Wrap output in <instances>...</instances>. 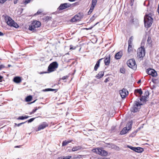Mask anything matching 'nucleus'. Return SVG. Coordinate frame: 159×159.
Here are the masks:
<instances>
[{
    "label": "nucleus",
    "instance_id": "nucleus-41",
    "mask_svg": "<svg viewBox=\"0 0 159 159\" xmlns=\"http://www.w3.org/2000/svg\"><path fill=\"white\" fill-rule=\"evenodd\" d=\"M94 8V7L91 6L89 10L91 12H92Z\"/></svg>",
    "mask_w": 159,
    "mask_h": 159
},
{
    "label": "nucleus",
    "instance_id": "nucleus-32",
    "mask_svg": "<svg viewBox=\"0 0 159 159\" xmlns=\"http://www.w3.org/2000/svg\"><path fill=\"white\" fill-rule=\"evenodd\" d=\"M133 37H131L129 39L128 41V44L132 45V42L133 40Z\"/></svg>",
    "mask_w": 159,
    "mask_h": 159
},
{
    "label": "nucleus",
    "instance_id": "nucleus-48",
    "mask_svg": "<svg viewBox=\"0 0 159 159\" xmlns=\"http://www.w3.org/2000/svg\"><path fill=\"white\" fill-rule=\"evenodd\" d=\"M95 19L93 18V16L90 18V20L91 21H92L94 20Z\"/></svg>",
    "mask_w": 159,
    "mask_h": 159
},
{
    "label": "nucleus",
    "instance_id": "nucleus-59",
    "mask_svg": "<svg viewBox=\"0 0 159 159\" xmlns=\"http://www.w3.org/2000/svg\"><path fill=\"white\" fill-rule=\"evenodd\" d=\"M141 80H139L138 81V82H137V83H138V84H139V83L141 82Z\"/></svg>",
    "mask_w": 159,
    "mask_h": 159
},
{
    "label": "nucleus",
    "instance_id": "nucleus-25",
    "mask_svg": "<svg viewBox=\"0 0 159 159\" xmlns=\"http://www.w3.org/2000/svg\"><path fill=\"white\" fill-rule=\"evenodd\" d=\"M148 97V95H147L146 96H142L140 97V100L141 101L143 102H146L147 101V98Z\"/></svg>",
    "mask_w": 159,
    "mask_h": 159
},
{
    "label": "nucleus",
    "instance_id": "nucleus-15",
    "mask_svg": "<svg viewBox=\"0 0 159 159\" xmlns=\"http://www.w3.org/2000/svg\"><path fill=\"white\" fill-rule=\"evenodd\" d=\"M122 55V52L120 51L116 54L115 56V57L116 59H119L121 58Z\"/></svg>",
    "mask_w": 159,
    "mask_h": 159
},
{
    "label": "nucleus",
    "instance_id": "nucleus-47",
    "mask_svg": "<svg viewBox=\"0 0 159 159\" xmlns=\"http://www.w3.org/2000/svg\"><path fill=\"white\" fill-rule=\"evenodd\" d=\"M14 124L15 125V126H17L18 127H19L20 125V123L17 124L16 123H15Z\"/></svg>",
    "mask_w": 159,
    "mask_h": 159
},
{
    "label": "nucleus",
    "instance_id": "nucleus-45",
    "mask_svg": "<svg viewBox=\"0 0 159 159\" xmlns=\"http://www.w3.org/2000/svg\"><path fill=\"white\" fill-rule=\"evenodd\" d=\"M68 77V76L67 75H66L62 77V78H61V79L62 80H64L65 79H67Z\"/></svg>",
    "mask_w": 159,
    "mask_h": 159
},
{
    "label": "nucleus",
    "instance_id": "nucleus-3",
    "mask_svg": "<svg viewBox=\"0 0 159 159\" xmlns=\"http://www.w3.org/2000/svg\"><path fill=\"white\" fill-rule=\"evenodd\" d=\"M144 43H141V46L139 48L137 52V57L139 58L142 59L145 55V50L143 45Z\"/></svg>",
    "mask_w": 159,
    "mask_h": 159
},
{
    "label": "nucleus",
    "instance_id": "nucleus-16",
    "mask_svg": "<svg viewBox=\"0 0 159 159\" xmlns=\"http://www.w3.org/2000/svg\"><path fill=\"white\" fill-rule=\"evenodd\" d=\"M152 41L151 39V37L149 36L147 41V43L146 44L147 46L149 47H151L152 46Z\"/></svg>",
    "mask_w": 159,
    "mask_h": 159
},
{
    "label": "nucleus",
    "instance_id": "nucleus-57",
    "mask_svg": "<svg viewBox=\"0 0 159 159\" xmlns=\"http://www.w3.org/2000/svg\"><path fill=\"white\" fill-rule=\"evenodd\" d=\"M68 142H69V143L71 142L72 141H73L72 140H69L67 141Z\"/></svg>",
    "mask_w": 159,
    "mask_h": 159
},
{
    "label": "nucleus",
    "instance_id": "nucleus-50",
    "mask_svg": "<svg viewBox=\"0 0 159 159\" xmlns=\"http://www.w3.org/2000/svg\"><path fill=\"white\" fill-rule=\"evenodd\" d=\"M18 0H14V4H16L17 3V1Z\"/></svg>",
    "mask_w": 159,
    "mask_h": 159
},
{
    "label": "nucleus",
    "instance_id": "nucleus-6",
    "mask_svg": "<svg viewBox=\"0 0 159 159\" xmlns=\"http://www.w3.org/2000/svg\"><path fill=\"white\" fill-rule=\"evenodd\" d=\"M128 66L132 69L135 70L137 69V65L134 59H131L127 62Z\"/></svg>",
    "mask_w": 159,
    "mask_h": 159
},
{
    "label": "nucleus",
    "instance_id": "nucleus-4",
    "mask_svg": "<svg viewBox=\"0 0 159 159\" xmlns=\"http://www.w3.org/2000/svg\"><path fill=\"white\" fill-rule=\"evenodd\" d=\"M142 105V104L139 102V100H137L134 102L133 106L130 109L131 111L133 112H137L141 108Z\"/></svg>",
    "mask_w": 159,
    "mask_h": 159
},
{
    "label": "nucleus",
    "instance_id": "nucleus-10",
    "mask_svg": "<svg viewBox=\"0 0 159 159\" xmlns=\"http://www.w3.org/2000/svg\"><path fill=\"white\" fill-rule=\"evenodd\" d=\"M71 6V5L70 3H66L61 4L57 8V10L59 11H60L68 8L70 7Z\"/></svg>",
    "mask_w": 159,
    "mask_h": 159
},
{
    "label": "nucleus",
    "instance_id": "nucleus-31",
    "mask_svg": "<svg viewBox=\"0 0 159 159\" xmlns=\"http://www.w3.org/2000/svg\"><path fill=\"white\" fill-rule=\"evenodd\" d=\"M97 2V0H92L91 6L94 7L95 6Z\"/></svg>",
    "mask_w": 159,
    "mask_h": 159
},
{
    "label": "nucleus",
    "instance_id": "nucleus-26",
    "mask_svg": "<svg viewBox=\"0 0 159 159\" xmlns=\"http://www.w3.org/2000/svg\"><path fill=\"white\" fill-rule=\"evenodd\" d=\"M84 155H75L73 157V159H80L82 158V157L84 156Z\"/></svg>",
    "mask_w": 159,
    "mask_h": 159
},
{
    "label": "nucleus",
    "instance_id": "nucleus-54",
    "mask_svg": "<svg viewBox=\"0 0 159 159\" xmlns=\"http://www.w3.org/2000/svg\"><path fill=\"white\" fill-rule=\"evenodd\" d=\"M29 116H24V119H26L28 118H29Z\"/></svg>",
    "mask_w": 159,
    "mask_h": 159
},
{
    "label": "nucleus",
    "instance_id": "nucleus-46",
    "mask_svg": "<svg viewBox=\"0 0 159 159\" xmlns=\"http://www.w3.org/2000/svg\"><path fill=\"white\" fill-rule=\"evenodd\" d=\"M38 109L37 108V107L35 108L34 109H33L32 111L34 112L35 113L36 111Z\"/></svg>",
    "mask_w": 159,
    "mask_h": 159
},
{
    "label": "nucleus",
    "instance_id": "nucleus-20",
    "mask_svg": "<svg viewBox=\"0 0 159 159\" xmlns=\"http://www.w3.org/2000/svg\"><path fill=\"white\" fill-rule=\"evenodd\" d=\"M138 93L140 95H141L143 94V91L141 89H137L134 90V94L137 96V94Z\"/></svg>",
    "mask_w": 159,
    "mask_h": 159
},
{
    "label": "nucleus",
    "instance_id": "nucleus-12",
    "mask_svg": "<svg viewBox=\"0 0 159 159\" xmlns=\"http://www.w3.org/2000/svg\"><path fill=\"white\" fill-rule=\"evenodd\" d=\"M121 97L122 98H124L128 95V92L125 89H123L122 90L119 91Z\"/></svg>",
    "mask_w": 159,
    "mask_h": 159
},
{
    "label": "nucleus",
    "instance_id": "nucleus-62",
    "mask_svg": "<svg viewBox=\"0 0 159 159\" xmlns=\"http://www.w3.org/2000/svg\"><path fill=\"white\" fill-rule=\"evenodd\" d=\"M98 159H107V158H98Z\"/></svg>",
    "mask_w": 159,
    "mask_h": 159
},
{
    "label": "nucleus",
    "instance_id": "nucleus-35",
    "mask_svg": "<svg viewBox=\"0 0 159 159\" xmlns=\"http://www.w3.org/2000/svg\"><path fill=\"white\" fill-rule=\"evenodd\" d=\"M42 12H43V11L41 9H39L38 10V11H37V13H35L34 15H38L40 14Z\"/></svg>",
    "mask_w": 159,
    "mask_h": 159
},
{
    "label": "nucleus",
    "instance_id": "nucleus-34",
    "mask_svg": "<svg viewBox=\"0 0 159 159\" xmlns=\"http://www.w3.org/2000/svg\"><path fill=\"white\" fill-rule=\"evenodd\" d=\"M69 143V142H68L66 141H63L62 143V146H64L66 145Z\"/></svg>",
    "mask_w": 159,
    "mask_h": 159
},
{
    "label": "nucleus",
    "instance_id": "nucleus-52",
    "mask_svg": "<svg viewBox=\"0 0 159 159\" xmlns=\"http://www.w3.org/2000/svg\"><path fill=\"white\" fill-rule=\"evenodd\" d=\"M2 78H3L0 75V82L2 81Z\"/></svg>",
    "mask_w": 159,
    "mask_h": 159
},
{
    "label": "nucleus",
    "instance_id": "nucleus-24",
    "mask_svg": "<svg viewBox=\"0 0 159 159\" xmlns=\"http://www.w3.org/2000/svg\"><path fill=\"white\" fill-rule=\"evenodd\" d=\"M14 82L16 83H19L21 81L20 78L19 77H15L13 80Z\"/></svg>",
    "mask_w": 159,
    "mask_h": 159
},
{
    "label": "nucleus",
    "instance_id": "nucleus-22",
    "mask_svg": "<svg viewBox=\"0 0 159 159\" xmlns=\"http://www.w3.org/2000/svg\"><path fill=\"white\" fill-rule=\"evenodd\" d=\"M104 72L103 71H100L96 75V77L97 79L102 78L104 75Z\"/></svg>",
    "mask_w": 159,
    "mask_h": 159
},
{
    "label": "nucleus",
    "instance_id": "nucleus-5",
    "mask_svg": "<svg viewBox=\"0 0 159 159\" xmlns=\"http://www.w3.org/2000/svg\"><path fill=\"white\" fill-rule=\"evenodd\" d=\"M41 24L40 22L39 21H33L31 25H30L29 29L30 30L33 32L35 31L36 30V28L40 27Z\"/></svg>",
    "mask_w": 159,
    "mask_h": 159
},
{
    "label": "nucleus",
    "instance_id": "nucleus-8",
    "mask_svg": "<svg viewBox=\"0 0 159 159\" xmlns=\"http://www.w3.org/2000/svg\"><path fill=\"white\" fill-rule=\"evenodd\" d=\"M93 152H96L98 154L102 156H106L107 154V152L104 150L102 148H97V150L96 149H94Z\"/></svg>",
    "mask_w": 159,
    "mask_h": 159
},
{
    "label": "nucleus",
    "instance_id": "nucleus-19",
    "mask_svg": "<svg viewBox=\"0 0 159 159\" xmlns=\"http://www.w3.org/2000/svg\"><path fill=\"white\" fill-rule=\"evenodd\" d=\"M83 148L81 146H76L74 147L72 149V152H75L79 150L83 149Z\"/></svg>",
    "mask_w": 159,
    "mask_h": 159
},
{
    "label": "nucleus",
    "instance_id": "nucleus-55",
    "mask_svg": "<svg viewBox=\"0 0 159 159\" xmlns=\"http://www.w3.org/2000/svg\"><path fill=\"white\" fill-rule=\"evenodd\" d=\"M91 13L92 12L90 11H89L88 12V15H90Z\"/></svg>",
    "mask_w": 159,
    "mask_h": 159
},
{
    "label": "nucleus",
    "instance_id": "nucleus-23",
    "mask_svg": "<svg viewBox=\"0 0 159 159\" xmlns=\"http://www.w3.org/2000/svg\"><path fill=\"white\" fill-rule=\"evenodd\" d=\"M128 131L129 130L126 127H124L120 131V134L121 135L124 134H126Z\"/></svg>",
    "mask_w": 159,
    "mask_h": 159
},
{
    "label": "nucleus",
    "instance_id": "nucleus-7",
    "mask_svg": "<svg viewBox=\"0 0 159 159\" xmlns=\"http://www.w3.org/2000/svg\"><path fill=\"white\" fill-rule=\"evenodd\" d=\"M58 66V64L56 61L53 62L51 63L48 67V73H50L55 70V69Z\"/></svg>",
    "mask_w": 159,
    "mask_h": 159
},
{
    "label": "nucleus",
    "instance_id": "nucleus-40",
    "mask_svg": "<svg viewBox=\"0 0 159 159\" xmlns=\"http://www.w3.org/2000/svg\"><path fill=\"white\" fill-rule=\"evenodd\" d=\"M17 120H24V116H20L18 118H17Z\"/></svg>",
    "mask_w": 159,
    "mask_h": 159
},
{
    "label": "nucleus",
    "instance_id": "nucleus-64",
    "mask_svg": "<svg viewBox=\"0 0 159 159\" xmlns=\"http://www.w3.org/2000/svg\"><path fill=\"white\" fill-rule=\"evenodd\" d=\"M99 23L98 22L97 23H96L94 25V26H95L96 25L98 24Z\"/></svg>",
    "mask_w": 159,
    "mask_h": 159
},
{
    "label": "nucleus",
    "instance_id": "nucleus-63",
    "mask_svg": "<svg viewBox=\"0 0 159 159\" xmlns=\"http://www.w3.org/2000/svg\"><path fill=\"white\" fill-rule=\"evenodd\" d=\"M20 146H15V148H20Z\"/></svg>",
    "mask_w": 159,
    "mask_h": 159
},
{
    "label": "nucleus",
    "instance_id": "nucleus-56",
    "mask_svg": "<svg viewBox=\"0 0 159 159\" xmlns=\"http://www.w3.org/2000/svg\"><path fill=\"white\" fill-rule=\"evenodd\" d=\"M34 113L33 111H32V112H30V115H32V114H33Z\"/></svg>",
    "mask_w": 159,
    "mask_h": 159
},
{
    "label": "nucleus",
    "instance_id": "nucleus-36",
    "mask_svg": "<svg viewBox=\"0 0 159 159\" xmlns=\"http://www.w3.org/2000/svg\"><path fill=\"white\" fill-rule=\"evenodd\" d=\"M120 72L121 73L125 74V70L123 68H121L120 70Z\"/></svg>",
    "mask_w": 159,
    "mask_h": 159
},
{
    "label": "nucleus",
    "instance_id": "nucleus-28",
    "mask_svg": "<svg viewBox=\"0 0 159 159\" xmlns=\"http://www.w3.org/2000/svg\"><path fill=\"white\" fill-rule=\"evenodd\" d=\"M133 48L132 45L128 44V51L129 52H130L132 51Z\"/></svg>",
    "mask_w": 159,
    "mask_h": 159
},
{
    "label": "nucleus",
    "instance_id": "nucleus-27",
    "mask_svg": "<svg viewBox=\"0 0 159 159\" xmlns=\"http://www.w3.org/2000/svg\"><path fill=\"white\" fill-rule=\"evenodd\" d=\"M32 98V96L31 95H29L25 99V101L27 102L30 101Z\"/></svg>",
    "mask_w": 159,
    "mask_h": 159
},
{
    "label": "nucleus",
    "instance_id": "nucleus-61",
    "mask_svg": "<svg viewBox=\"0 0 159 159\" xmlns=\"http://www.w3.org/2000/svg\"><path fill=\"white\" fill-rule=\"evenodd\" d=\"M43 73H47V72H41L40 73V74H43Z\"/></svg>",
    "mask_w": 159,
    "mask_h": 159
},
{
    "label": "nucleus",
    "instance_id": "nucleus-9",
    "mask_svg": "<svg viewBox=\"0 0 159 159\" xmlns=\"http://www.w3.org/2000/svg\"><path fill=\"white\" fill-rule=\"evenodd\" d=\"M83 15L82 13H79L77 15H75L71 20L72 22H75L80 21L83 18Z\"/></svg>",
    "mask_w": 159,
    "mask_h": 159
},
{
    "label": "nucleus",
    "instance_id": "nucleus-1",
    "mask_svg": "<svg viewBox=\"0 0 159 159\" xmlns=\"http://www.w3.org/2000/svg\"><path fill=\"white\" fill-rule=\"evenodd\" d=\"M4 18L7 24L11 27H13L16 28L19 27L18 25L16 23L10 16H6Z\"/></svg>",
    "mask_w": 159,
    "mask_h": 159
},
{
    "label": "nucleus",
    "instance_id": "nucleus-39",
    "mask_svg": "<svg viewBox=\"0 0 159 159\" xmlns=\"http://www.w3.org/2000/svg\"><path fill=\"white\" fill-rule=\"evenodd\" d=\"M127 147L129 148H130V149H131V150H133L134 151V149H135V147H132V146H129V145H127Z\"/></svg>",
    "mask_w": 159,
    "mask_h": 159
},
{
    "label": "nucleus",
    "instance_id": "nucleus-11",
    "mask_svg": "<svg viewBox=\"0 0 159 159\" xmlns=\"http://www.w3.org/2000/svg\"><path fill=\"white\" fill-rule=\"evenodd\" d=\"M146 72L148 75H151L153 77H156L157 75V72L152 69H148L146 70Z\"/></svg>",
    "mask_w": 159,
    "mask_h": 159
},
{
    "label": "nucleus",
    "instance_id": "nucleus-49",
    "mask_svg": "<svg viewBox=\"0 0 159 159\" xmlns=\"http://www.w3.org/2000/svg\"><path fill=\"white\" fill-rule=\"evenodd\" d=\"M108 78H107L104 81V82L106 83L108 82L109 81V80H108Z\"/></svg>",
    "mask_w": 159,
    "mask_h": 159
},
{
    "label": "nucleus",
    "instance_id": "nucleus-33",
    "mask_svg": "<svg viewBox=\"0 0 159 159\" xmlns=\"http://www.w3.org/2000/svg\"><path fill=\"white\" fill-rule=\"evenodd\" d=\"M55 91V92H56L57 91V89H45V91Z\"/></svg>",
    "mask_w": 159,
    "mask_h": 159
},
{
    "label": "nucleus",
    "instance_id": "nucleus-17",
    "mask_svg": "<svg viewBox=\"0 0 159 159\" xmlns=\"http://www.w3.org/2000/svg\"><path fill=\"white\" fill-rule=\"evenodd\" d=\"M103 58H101L99 59L97 62L94 67V70L95 71H97L98 68L99 67L100 64V62L102 60Z\"/></svg>",
    "mask_w": 159,
    "mask_h": 159
},
{
    "label": "nucleus",
    "instance_id": "nucleus-30",
    "mask_svg": "<svg viewBox=\"0 0 159 159\" xmlns=\"http://www.w3.org/2000/svg\"><path fill=\"white\" fill-rule=\"evenodd\" d=\"M132 125V122H129L127 124V126H128V130H129L131 128Z\"/></svg>",
    "mask_w": 159,
    "mask_h": 159
},
{
    "label": "nucleus",
    "instance_id": "nucleus-58",
    "mask_svg": "<svg viewBox=\"0 0 159 159\" xmlns=\"http://www.w3.org/2000/svg\"><path fill=\"white\" fill-rule=\"evenodd\" d=\"M26 122H25H25H22V123H20V125H21L22 124L25 123Z\"/></svg>",
    "mask_w": 159,
    "mask_h": 159
},
{
    "label": "nucleus",
    "instance_id": "nucleus-60",
    "mask_svg": "<svg viewBox=\"0 0 159 159\" xmlns=\"http://www.w3.org/2000/svg\"><path fill=\"white\" fill-rule=\"evenodd\" d=\"M70 2H74L75 1V0H68Z\"/></svg>",
    "mask_w": 159,
    "mask_h": 159
},
{
    "label": "nucleus",
    "instance_id": "nucleus-38",
    "mask_svg": "<svg viewBox=\"0 0 159 159\" xmlns=\"http://www.w3.org/2000/svg\"><path fill=\"white\" fill-rule=\"evenodd\" d=\"M63 159H70L71 157V156H68L66 157L63 156Z\"/></svg>",
    "mask_w": 159,
    "mask_h": 159
},
{
    "label": "nucleus",
    "instance_id": "nucleus-51",
    "mask_svg": "<svg viewBox=\"0 0 159 159\" xmlns=\"http://www.w3.org/2000/svg\"><path fill=\"white\" fill-rule=\"evenodd\" d=\"M97 16V15H96L95 14H94L93 16V17L94 18V19H95Z\"/></svg>",
    "mask_w": 159,
    "mask_h": 159
},
{
    "label": "nucleus",
    "instance_id": "nucleus-13",
    "mask_svg": "<svg viewBox=\"0 0 159 159\" xmlns=\"http://www.w3.org/2000/svg\"><path fill=\"white\" fill-rule=\"evenodd\" d=\"M110 55L108 54L105 57L104 62L105 65H109L110 62Z\"/></svg>",
    "mask_w": 159,
    "mask_h": 159
},
{
    "label": "nucleus",
    "instance_id": "nucleus-37",
    "mask_svg": "<svg viewBox=\"0 0 159 159\" xmlns=\"http://www.w3.org/2000/svg\"><path fill=\"white\" fill-rule=\"evenodd\" d=\"M35 119V118H31V119H30V120L25 121V122H28V123H30V122H32Z\"/></svg>",
    "mask_w": 159,
    "mask_h": 159
},
{
    "label": "nucleus",
    "instance_id": "nucleus-44",
    "mask_svg": "<svg viewBox=\"0 0 159 159\" xmlns=\"http://www.w3.org/2000/svg\"><path fill=\"white\" fill-rule=\"evenodd\" d=\"M6 1V0H0V3L3 4Z\"/></svg>",
    "mask_w": 159,
    "mask_h": 159
},
{
    "label": "nucleus",
    "instance_id": "nucleus-29",
    "mask_svg": "<svg viewBox=\"0 0 159 159\" xmlns=\"http://www.w3.org/2000/svg\"><path fill=\"white\" fill-rule=\"evenodd\" d=\"M31 0H23L21 3L22 4H25V5H26L28 3H30V2Z\"/></svg>",
    "mask_w": 159,
    "mask_h": 159
},
{
    "label": "nucleus",
    "instance_id": "nucleus-14",
    "mask_svg": "<svg viewBox=\"0 0 159 159\" xmlns=\"http://www.w3.org/2000/svg\"><path fill=\"white\" fill-rule=\"evenodd\" d=\"M48 126V124L47 122H43L42 124L39 126L38 128V130L39 131L41 129H43Z\"/></svg>",
    "mask_w": 159,
    "mask_h": 159
},
{
    "label": "nucleus",
    "instance_id": "nucleus-42",
    "mask_svg": "<svg viewBox=\"0 0 159 159\" xmlns=\"http://www.w3.org/2000/svg\"><path fill=\"white\" fill-rule=\"evenodd\" d=\"M5 68V66L4 65H2V64L0 65V70H1L2 69Z\"/></svg>",
    "mask_w": 159,
    "mask_h": 159
},
{
    "label": "nucleus",
    "instance_id": "nucleus-43",
    "mask_svg": "<svg viewBox=\"0 0 159 159\" xmlns=\"http://www.w3.org/2000/svg\"><path fill=\"white\" fill-rule=\"evenodd\" d=\"M75 48H76L75 47H74L72 45H70V49L74 50V49H75Z\"/></svg>",
    "mask_w": 159,
    "mask_h": 159
},
{
    "label": "nucleus",
    "instance_id": "nucleus-21",
    "mask_svg": "<svg viewBox=\"0 0 159 159\" xmlns=\"http://www.w3.org/2000/svg\"><path fill=\"white\" fill-rule=\"evenodd\" d=\"M143 151V148L140 147H135L134 151L138 152L141 153Z\"/></svg>",
    "mask_w": 159,
    "mask_h": 159
},
{
    "label": "nucleus",
    "instance_id": "nucleus-18",
    "mask_svg": "<svg viewBox=\"0 0 159 159\" xmlns=\"http://www.w3.org/2000/svg\"><path fill=\"white\" fill-rule=\"evenodd\" d=\"M147 14H146V15H149L150 16H152L153 15V11L152 9V8H148L147 10Z\"/></svg>",
    "mask_w": 159,
    "mask_h": 159
},
{
    "label": "nucleus",
    "instance_id": "nucleus-2",
    "mask_svg": "<svg viewBox=\"0 0 159 159\" xmlns=\"http://www.w3.org/2000/svg\"><path fill=\"white\" fill-rule=\"evenodd\" d=\"M152 17L149 15H145L144 17V24L145 27L149 28L151 26L153 22Z\"/></svg>",
    "mask_w": 159,
    "mask_h": 159
},
{
    "label": "nucleus",
    "instance_id": "nucleus-53",
    "mask_svg": "<svg viewBox=\"0 0 159 159\" xmlns=\"http://www.w3.org/2000/svg\"><path fill=\"white\" fill-rule=\"evenodd\" d=\"M4 35V34L2 32L0 31V36H2Z\"/></svg>",
    "mask_w": 159,
    "mask_h": 159
}]
</instances>
